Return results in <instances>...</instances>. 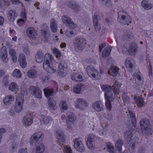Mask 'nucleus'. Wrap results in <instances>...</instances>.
Segmentation results:
<instances>
[{
	"label": "nucleus",
	"instance_id": "f257e3e1",
	"mask_svg": "<svg viewBox=\"0 0 153 153\" xmlns=\"http://www.w3.org/2000/svg\"><path fill=\"white\" fill-rule=\"evenodd\" d=\"M44 60L43 64L44 69L47 72L50 73H53L56 71L53 67L51 66L50 61H51L53 59L52 55H50L49 53L45 54L44 56Z\"/></svg>",
	"mask_w": 153,
	"mask_h": 153
},
{
	"label": "nucleus",
	"instance_id": "f03ea898",
	"mask_svg": "<svg viewBox=\"0 0 153 153\" xmlns=\"http://www.w3.org/2000/svg\"><path fill=\"white\" fill-rule=\"evenodd\" d=\"M117 20L121 24L127 25L131 23V19L130 16L124 10L118 12Z\"/></svg>",
	"mask_w": 153,
	"mask_h": 153
},
{
	"label": "nucleus",
	"instance_id": "7ed1b4c3",
	"mask_svg": "<svg viewBox=\"0 0 153 153\" xmlns=\"http://www.w3.org/2000/svg\"><path fill=\"white\" fill-rule=\"evenodd\" d=\"M140 123L143 133L146 135L149 134L151 130V126L149 120L146 118H143L140 121Z\"/></svg>",
	"mask_w": 153,
	"mask_h": 153
},
{
	"label": "nucleus",
	"instance_id": "20e7f679",
	"mask_svg": "<svg viewBox=\"0 0 153 153\" xmlns=\"http://www.w3.org/2000/svg\"><path fill=\"white\" fill-rule=\"evenodd\" d=\"M75 49L78 52L82 51L86 44V40L83 37L76 38L74 42Z\"/></svg>",
	"mask_w": 153,
	"mask_h": 153
},
{
	"label": "nucleus",
	"instance_id": "39448f33",
	"mask_svg": "<svg viewBox=\"0 0 153 153\" xmlns=\"http://www.w3.org/2000/svg\"><path fill=\"white\" fill-rule=\"evenodd\" d=\"M44 135L42 132L40 131L35 133L30 137V143L32 145L41 142L44 138Z\"/></svg>",
	"mask_w": 153,
	"mask_h": 153
},
{
	"label": "nucleus",
	"instance_id": "423d86ee",
	"mask_svg": "<svg viewBox=\"0 0 153 153\" xmlns=\"http://www.w3.org/2000/svg\"><path fill=\"white\" fill-rule=\"evenodd\" d=\"M102 90L105 92V99H108V98L111 99V100H113L115 98V96L113 94L111 91V88L109 85H103L101 86Z\"/></svg>",
	"mask_w": 153,
	"mask_h": 153
},
{
	"label": "nucleus",
	"instance_id": "0eeeda50",
	"mask_svg": "<svg viewBox=\"0 0 153 153\" xmlns=\"http://www.w3.org/2000/svg\"><path fill=\"white\" fill-rule=\"evenodd\" d=\"M86 70L87 73L89 76H91L93 78L97 79L100 78V75L98 74V71L93 68L92 65L87 66Z\"/></svg>",
	"mask_w": 153,
	"mask_h": 153
},
{
	"label": "nucleus",
	"instance_id": "6e6552de",
	"mask_svg": "<svg viewBox=\"0 0 153 153\" xmlns=\"http://www.w3.org/2000/svg\"><path fill=\"white\" fill-rule=\"evenodd\" d=\"M24 103V97L23 96L17 97L15 103V110L18 113L20 112L22 109Z\"/></svg>",
	"mask_w": 153,
	"mask_h": 153
},
{
	"label": "nucleus",
	"instance_id": "1a4fd4ad",
	"mask_svg": "<svg viewBox=\"0 0 153 153\" xmlns=\"http://www.w3.org/2000/svg\"><path fill=\"white\" fill-rule=\"evenodd\" d=\"M29 90L31 94L35 97L39 99L41 98L42 91L38 86H31L29 87Z\"/></svg>",
	"mask_w": 153,
	"mask_h": 153
},
{
	"label": "nucleus",
	"instance_id": "9d476101",
	"mask_svg": "<svg viewBox=\"0 0 153 153\" xmlns=\"http://www.w3.org/2000/svg\"><path fill=\"white\" fill-rule=\"evenodd\" d=\"M74 147L77 150L81 152L85 151L84 147L82 142L81 138L78 137L77 139L74 140Z\"/></svg>",
	"mask_w": 153,
	"mask_h": 153
},
{
	"label": "nucleus",
	"instance_id": "9b49d317",
	"mask_svg": "<svg viewBox=\"0 0 153 153\" xmlns=\"http://www.w3.org/2000/svg\"><path fill=\"white\" fill-rule=\"evenodd\" d=\"M97 137L92 134H90L88 136L86 143L89 149L94 150V149L95 139Z\"/></svg>",
	"mask_w": 153,
	"mask_h": 153
},
{
	"label": "nucleus",
	"instance_id": "f8f14e48",
	"mask_svg": "<svg viewBox=\"0 0 153 153\" xmlns=\"http://www.w3.org/2000/svg\"><path fill=\"white\" fill-rule=\"evenodd\" d=\"M62 20L64 24L71 28H74L76 26L70 17L67 16H64L62 17Z\"/></svg>",
	"mask_w": 153,
	"mask_h": 153
},
{
	"label": "nucleus",
	"instance_id": "ddd939ff",
	"mask_svg": "<svg viewBox=\"0 0 153 153\" xmlns=\"http://www.w3.org/2000/svg\"><path fill=\"white\" fill-rule=\"evenodd\" d=\"M135 62L132 58H127L125 62V65L128 70L130 72L132 71L134 69Z\"/></svg>",
	"mask_w": 153,
	"mask_h": 153
},
{
	"label": "nucleus",
	"instance_id": "4468645a",
	"mask_svg": "<svg viewBox=\"0 0 153 153\" xmlns=\"http://www.w3.org/2000/svg\"><path fill=\"white\" fill-rule=\"evenodd\" d=\"M67 118L66 122L68 125V128H71L70 125L74 124L76 119V118L74 113L71 112H68L67 114Z\"/></svg>",
	"mask_w": 153,
	"mask_h": 153
},
{
	"label": "nucleus",
	"instance_id": "2eb2a0df",
	"mask_svg": "<svg viewBox=\"0 0 153 153\" xmlns=\"http://www.w3.org/2000/svg\"><path fill=\"white\" fill-rule=\"evenodd\" d=\"M36 145L35 150H33L32 153H43L44 151L45 146L42 143L34 144Z\"/></svg>",
	"mask_w": 153,
	"mask_h": 153
},
{
	"label": "nucleus",
	"instance_id": "dca6fc26",
	"mask_svg": "<svg viewBox=\"0 0 153 153\" xmlns=\"http://www.w3.org/2000/svg\"><path fill=\"white\" fill-rule=\"evenodd\" d=\"M27 36L30 39H33L36 37L37 35L36 30L33 27L28 28L26 30Z\"/></svg>",
	"mask_w": 153,
	"mask_h": 153
},
{
	"label": "nucleus",
	"instance_id": "f3484780",
	"mask_svg": "<svg viewBox=\"0 0 153 153\" xmlns=\"http://www.w3.org/2000/svg\"><path fill=\"white\" fill-rule=\"evenodd\" d=\"M65 62L64 60L60 59V63L59 64L58 71L59 72L60 74H61L62 76L65 75Z\"/></svg>",
	"mask_w": 153,
	"mask_h": 153
},
{
	"label": "nucleus",
	"instance_id": "a211bd4d",
	"mask_svg": "<svg viewBox=\"0 0 153 153\" xmlns=\"http://www.w3.org/2000/svg\"><path fill=\"white\" fill-rule=\"evenodd\" d=\"M0 57L1 61L6 63L8 61L7 51L6 47H3L1 49Z\"/></svg>",
	"mask_w": 153,
	"mask_h": 153
},
{
	"label": "nucleus",
	"instance_id": "6ab92c4d",
	"mask_svg": "<svg viewBox=\"0 0 153 153\" xmlns=\"http://www.w3.org/2000/svg\"><path fill=\"white\" fill-rule=\"evenodd\" d=\"M57 141L59 143H62L65 141V138L63 131L60 130H58L56 131Z\"/></svg>",
	"mask_w": 153,
	"mask_h": 153
},
{
	"label": "nucleus",
	"instance_id": "aec40b11",
	"mask_svg": "<svg viewBox=\"0 0 153 153\" xmlns=\"http://www.w3.org/2000/svg\"><path fill=\"white\" fill-rule=\"evenodd\" d=\"M93 108L97 111H100L103 110L104 106L101 101H97L92 105Z\"/></svg>",
	"mask_w": 153,
	"mask_h": 153
},
{
	"label": "nucleus",
	"instance_id": "412c9836",
	"mask_svg": "<svg viewBox=\"0 0 153 153\" xmlns=\"http://www.w3.org/2000/svg\"><path fill=\"white\" fill-rule=\"evenodd\" d=\"M138 141V138L137 137H135L133 139L131 140L129 147V150L131 153H134L135 152V144Z\"/></svg>",
	"mask_w": 153,
	"mask_h": 153
},
{
	"label": "nucleus",
	"instance_id": "4be33fe9",
	"mask_svg": "<svg viewBox=\"0 0 153 153\" xmlns=\"http://www.w3.org/2000/svg\"><path fill=\"white\" fill-rule=\"evenodd\" d=\"M77 105L76 106L77 108H79L83 109L88 106V103L86 102L81 99H78L76 101Z\"/></svg>",
	"mask_w": 153,
	"mask_h": 153
},
{
	"label": "nucleus",
	"instance_id": "5701e85b",
	"mask_svg": "<svg viewBox=\"0 0 153 153\" xmlns=\"http://www.w3.org/2000/svg\"><path fill=\"white\" fill-rule=\"evenodd\" d=\"M19 61L20 65L22 68H25L26 66L25 57L23 53H21L19 56Z\"/></svg>",
	"mask_w": 153,
	"mask_h": 153
},
{
	"label": "nucleus",
	"instance_id": "b1692460",
	"mask_svg": "<svg viewBox=\"0 0 153 153\" xmlns=\"http://www.w3.org/2000/svg\"><path fill=\"white\" fill-rule=\"evenodd\" d=\"M121 84L117 82H115L112 85L113 92L115 94H119L120 92V88Z\"/></svg>",
	"mask_w": 153,
	"mask_h": 153
},
{
	"label": "nucleus",
	"instance_id": "393cba45",
	"mask_svg": "<svg viewBox=\"0 0 153 153\" xmlns=\"http://www.w3.org/2000/svg\"><path fill=\"white\" fill-rule=\"evenodd\" d=\"M57 21L52 19L50 20V27L51 31L53 33H56L57 30Z\"/></svg>",
	"mask_w": 153,
	"mask_h": 153
},
{
	"label": "nucleus",
	"instance_id": "a878e982",
	"mask_svg": "<svg viewBox=\"0 0 153 153\" xmlns=\"http://www.w3.org/2000/svg\"><path fill=\"white\" fill-rule=\"evenodd\" d=\"M33 122L32 116L30 114L24 117L23 122L25 126L30 125Z\"/></svg>",
	"mask_w": 153,
	"mask_h": 153
},
{
	"label": "nucleus",
	"instance_id": "bb28decb",
	"mask_svg": "<svg viewBox=\"0 0 153 153\" xmlns=\"http://www.w3.org/2000/svg\"><path fill=\"white\" fill-rule=\"evenodd\" d=\"M51 120V117L50 116H45L44 115H42L40 118V120L41 124H47Z\"/></svg>",
	"mask_w": 153,
	"mask_h": 153
},
{
	"label": "nucleus",
	"instance_id": "cd10ccee",
	"mask_svg": "<svg viewBox=\"0 0 153 153\" xmlns=\"http://www.w3.org/2000/svg\"><path fill=\"white\" fill-rule=\"evenodd\" d=\"M14 100V97L11 95L6 96L3 99L4 104L6 105H9L11 104V102Z\"/></svg>",
	"mask_w": 153,
	"mask_h": 153
},
{
	"label": "nucleus",
	"instance_id": "c85d7f7f",
	"mask_svg": "<svg viewBox=\"0 0 153 153\" xmlns=\"http://www.w3.org/2000/svg\"><path fill=\"white\" fill-rule=\"evenodd\" d=\"M17 16V14L15 11L12 10H10L7 14L8 19L11 22Z\"/></svg>",
	"mask_w": 153,
	"mask_h": 153
},
{
	"label": "nucleus",
	"instance_id": "c756f323",
	"mask_svg": "<svg viewBox=\"0 0 153 153\" xmlns=\"http://www.w3.org/2000/svg\"><path fill=\"white\" fill-rule=\"evenodd\" d=\"M44 59V54L41 51L37 52L35 56L36 61L38 63H41L43 61Z\"/></svg>",
	"mask_w": 153,
	"mask_h": 153
},
{
	"label": "nucleus",
	"instance_id": "7c9ffc66",
	"mask_svg": "<svg viewBox=\"0 0 153 153\" xmlns=\"http://www.w3.org/2000/svg\"><path fill=\"white\" fill-rule=\"evenodd\" d=\"M123 143V141L120 139H118L116 141L115 147L116 150L119 152H120L122 149Z\"/></svg>",
	"mask_w": 153,
	"mask_h": 153
},
{
	"label": "nucleus",
	"instance_id": "2f4dec72",
	"mask_svg": "<svg viewBox=\"0 0 153 153\" xmlns=\"http://www.w3.org/2000/svg\"><path fill=\"white\" fill-rule=\"evenodd\" d=\"M119 69L116 66H112L108 71V74L112 76L117 75Z\"/></svg>",
	"mask_w": 153,
	"mask_h": 153
},
{
	"label": "nucleus",
	"instance_id": "473e14b6",
	"mask_svg": "<svg viewBox=\"0 0 153 153\" xmlns=\"http://www.w3.org/2000/svg\"><path fill=\"white\" fill-rule=\"evenodd\" d=\"M37 75V73L36 70L31 69L29 70L27 73V75L28 78H35Z\"/></svg>",
	"mask_w": 153,
	"mask_h": 153
},
{
	"label": "nucleus",
	"instance_id": "72a5a7b5",
	"mask_svg": "<svg viewBox=\"0 0 153 153\" xmlns=\"http://www.w3.org/2000/svg\"><path fill=\"white\" fill-rule=\"evenodd\" d=\"M68 5L70 8L76 11H79L80 9V7L77 4L73 3L71 2L68 3Z\"/></svg>",
	"mask_w": 153,
	"mask_h": 153
},
{
	"label": "nucleus",
	"instance_id": "f704fd0d",
	"mask_svg": "<svg viewBox=\"0 0 153 153\" xmlns=\"http://www.w3.org/2000/svg\"><path fill=\"white\" fill-rule=\"evenodd\" d=\"M56 102L53 98H50L48 100V105L51 109L56 110L57 108Z\"/></svg>",
	"mask_w": 153,
	"mask_h": 153
},
{
	"label": "nucleus",
	"instance_id": "c9c22d12",
	"mask_svg": "<svg viewBox=\"0 0 153 153\" xmlns=\"http://www.w3.org/2000/svg\"><path fill=\"white\" fill-rule=\"evenodd\" d=\"M44 92L45 97L48 98L50 96L53 95V90L52 89H50L48 88H46L44 89Z\"/></svg>",
	"mask_w": 153,
	"mask_h": 153
},
{
	"label": "nucleus",
	"instance_id": "e433bc0d",
	"mask_svg": "<svg viewBox=\"0 0 153 153\" xmlns=\"http://www.w3.org/2000/svg\"><path fill=\"white\" fill-rule=\"evenodd\" d=\"M8 89L13 92H16L19 89L18 87L15 82H13L9 85Z\"/></svg>",
	"mask_w": 153,
	"mask_h": 153
},
{
	"label": "nucleus",
	"instance_id": "4c0bfd02",
	"mask_svg": "<svg viewBox=\"0 0 153 153\" xmlns=\"http://www.w3.org/2000/svg\"><path fill=\"white\" fill-rule=\"evenodd\" d=\"M128 113L131 119V123L132 125L134 126L136 123V117L135 114L132 111L130 110L128 111Z\"/></svg>",
	"mask_w": 153,
	"mask_h": 153
},
{
	"label": "nucleus",
	"instance_id": "58836bf2",
	"mask_svg": "<svg viewBox=\"0 0 153 153\" xmlns=\"http://www.w3.org/2000/svg\"><path fill=\"white\" fill-rule=\"evenodd\" d=\"M142 5L144 9L149 10L151 9L152 7V5L146 1L143 0L142 2Z\"/></svg>",
	"mask_w": 153,
	"mask_h": 153
},
{
	"label": "nucleus",
	"instance_id": "ea45409f",
	"mask_svg": "<svg viewBox=\"0 0 153 153\" xmlns=\"http://www.w3.org/2000/svg\"><path fill=\"white\" fill-rule=\"evenodd\" d=\"M106 146L108 150L110 153H117L116 151L114 149V146L111 143H107Z\"/></svg>",
	"mask_w": 153,
	"mask_h": 153
},
{
	"label": "nucleus",
	"instance_id": "a19ab883",
	"mask_svg": "<svg viewBox=\"0 0 153 153\" xmlns=\"http://www.w3.org/2000/svg\"><path fill=\"white\" fill-rule=\"evenodd\" d=\"M83 85L81 84L75 85L74 87V91L75 93L78 94H79L81 91Z\"/></svg>",
	"mask_w": 153,
	"mask_h": 153
},
{
	"label": "nucleus",
	"instance_id": "79ce46f5",
	"mask_svg": "<svg viewBox=\"0 0 153 153\" xmlns=\"http://www.w3.org/2000/svg\"><path fill=\"white\" fill-rule=\"evenodd\" d=\"M137 49V46L135 43H132L129 46L128 51L131 52H135Z\"/></svg>",
	"mask_w": 153,
	"mask_h": 153
},
{
	"label": "nucleus",
	"instance_id": "37998d69",
	"mask_svg": "<svg viewBox=\"0 0 153 153\" xmlns=\"http://www.w3.org/2000/svg\"><path fill=\"white\" fill-rule=\"evenodd\" d=\"M12 76L15 78H19L21 77L22 74L19 70L15 69L13 71Z\"/></svg>",
	"mask_w": 153,
	"mask_h": 153
},
{
	"label": "nucleus",
	"instance_id": "c03bdc74",
	"mask_svg": "<svg viewBox=\"0 0 153 153\" xmlns=\"http://www.w3.org/2000/svg\"><path fill=\"white\" fill-rule=\"evenodd\" d=\"M111 51V49L108 48H105L103 51L102 52V56L103 57H105L109 55Z\"/></svg>",
	"mask_w": 153,
	"mask_h": 153
},
{
	"label": "nucleus",
	"instance_id": "a18cd8bd",
	"mask_svg": "<svg viewBox=\"0 0 153 153\" xmlns=\"http://www.w3.org/2000/svg\"><path fill=\"white\" fill-rule=\"evenodd\" d=\"M136 102L137 106L139 107H142L143 105L144 101L142 98L139 97L136 99Z\"/></svg>",
	"mask_w": 153,
	"mask_h": 153
},
{
	"label": "nucleus",
	"instance_id": "49530a36",
	"mask_svg": "<svg viewBox=\"0 0 153 153\" xmlns=\"http://www.w3.org/2000/svg\"><path fill=\"white\" fill-rule=\"evenodd\" d=\"M9 76L5 75L3 78L2 81L3 86L4 88H7L8 84V78Z\"/></svg>",
	"mask_w": 153,
	"mask_h": 153
},
{
	"label": "nucleus",
	"instance_id": "de8ad7c7",
	"mask_svg": "<svg viewBox=\"0 0 153 153\" xmlns=\"http://www.w3.org/2000/svg\"><path fill=\"white\" fill-rule=\"evenodd\" d=\"M106 100L105 105L107 109L111 110V102L112 101L111 100V99L108 98V99H105Z\"/></svg>",
	"mask_w": 153,
	"mask_h": 153
},
{
	"label": "nucleus",
	"instance_id": "09e8293b",
	"mask_svg": "<svg viewBox=\"0 0 153 153\" xmlns=\"http://www.w3.org/2000/svg\"><path fill=\"white\" fill-rule=\"evenodd\" d=\"M100 1L102 5L108 7L111 4V2L109 0H100Z\"/></svg>",
	"mask_w": 153,
	"mask_h": 153
},
{
	"label": "nucleus",
	"instance_id": "8fccbe9b",
	"mask_svg": "<svg viewBox=\"0 0 153 153\" xmlns=\"http://www.w3.org/2000/svg\"><path fill=\"white\" fill-rule=\"evenodd\" d=\"M66 36L68 37H73L74 35V31L73 30H66L65 33Z\"/></svg>",
	"mask_w": 153,
	"mask_h": 153
},
{
	"label": "nucleus",
	"instance_id": "3c124183",
	"mask_svg": "<svg viewBox=\"0 0 153 153\" xmlns=\"http://www.w3.org/2000/svg\"><path fill=\"white\" fill-rule=\"evenodd\" d=\"M60 107L64 110H66L68 108V105L65 101H61L59 104Z\"/></svg>",
	"mask_w": 153,
	"mask_h": 153
},
{
	"label": "nucleus",
	"instance_id": "603ef678",
	"mask_svg": "<svg viewBox=\"0 0 153 153\" xmlns=\"http://www.w3.org/2000/svg\"><path fill=\"white\" fill-rule=\"evenodd\" d=\"M125 137L127 140H130L131 138L132 137V134L130 131L126 132L125 133Z\"/></svg>",
	"mask_w": 153,
	"mask_h": 153
},
{
	"label": "nucleus",
	"instance_id": "864d4df0",
	"mask_svg": "<svg viewBox=\"0 0 153 153\" xmlns=\"http://www.w3.org/2000/svg\"><path fill=\"white\" fill-rule=\"evenodd\" d=\"M53 53L55 55L56 57H59L61 56V53L58 50L54 48L52 50Z\"/></svg>",
	"mask_w": 153,
	"mask_h": 153
},
{
	"label": "nucleus",
	"instance_id": "5fc2aeb1",
	"mask_svg": "<svg viewBox=\"0 0 153 153\" xmlns=\"http://www.w3.org/2000/svg\"><path fill=\"white\" fill-rule=\"evenodd\" d=\"M122 97H123V100L125 102H127L128 101L129 98L126 95V93H123Z\"/></svg>",
	"mask_w": 153,
	"mask_h": 153
},
{
	"label": "nucleus",
	"instance_id": "6e6d98bb",
	"mask_svg": "<svg viewBox=\"0 0 153 153\" xmlns=\"http://www.w3.org/2000/svg\"><path fill=\"white\" fill-rule=\"evenodd\" d=\"M65 153H72V150L70 147L65 146L64 148Z\"/></svg>",
	"mask_w": 153,
	"mask_h": 153
},
{
	"label": "nucleus",
	"instance_id": "4d7b16f0",
	"mask_svg": "<svg viewBox=\"0 0 153 153\" xmlns=\"http://www.w3.org/2000/svg\"><path fill=\"white\" fill-rule=\"evenodd\" d=\"M99 16L97 15H95L93 18V22L94 24H97L98 23Z\"/></svg>",
	"mask_w": 153,
	"mask_h": 153
},
{
	"label": "nucleus",
	"instance_id": "13d9d810",
	"mask_svg": "<svg viewBox=\"0 0 153 153\" xmlns=\"http://www.w3.org/2000/svg\"><path fill=\"white\" fill-rule=\"evenodd\" d=\"M49 78L48 76L45 75H43L42 77V81L43 82H48Z\"/></svg>",
	"mask_w": 153,
	"mask_h": 153
},
{
	"label": "nucleus",
	"instance_id": "bf43d9fd",
	"mask_svg": "<svg viewBox=\"0 0 153 153\" xmlns=\"http://www.w3.org/2000/svg\"><path fill=\"white\" fill-rule=\"evenodd\" d=\"M94 25L95 30L96 31H99L100 30L101 27L98 23L97 24H94Z\"/></svg>",
	"mask_w": 153,
	"mask_h": 153
},
{
	"label": "nucleus",
	"instance_id": "052dcab7",
	"mask_svg": "<svg viewBox=\"0 0 153 153\" xmlns=\"http://www.w3.org/2000/svg\"><path fill=\"white\" fill-rule=\"evenodd\" d=\"M137 79H135V80L137 81H138V82L137 83V84L139 85L142 84V83L141 82V76L139 75H137Z\"/></svg>",
	"mask_w": 153,
	"mask_h": 153
},
{
	"label": "nucleus",
	"instance_id": "680f3d73",
	"mask_svg": "<svg viewBox=\"0 0 153 153\" xmlns=\"http://www.w3.org/2000/svg\"><path fill=\"white\" fill-rule=\"evenodd\" d=\"M146 151V149L143 146L140 147L138 149V153H145Z\"/></svg>",
	"mask_w": 153,
	"mask_h": 153
},
{
	"label": "nucleus",
	"instance_id": "e2e57ef3",
	"mask_svg": "<svg viewBox=\"0 0 153 153\" xmlns=\"http://www.w3.org/2000/svg\"><path fill=\"white\" fill-rule=\"evenodd\" d=\"M78 75H79V74L76 73H74L72 75L71 78L73 80L76 81Z\"/></svg>",
	"mask_w": 153,
	"mask_h": 153
},
{
	"label": "nucleus",
	"instance_id": "0e129e2a",
	"mask_svg": "<svg viewBox=\"0 0 153 153\" xmlns=\"http://www.w3.org/2000/svg\"><path fill=\"white\" fill-rule=\"evenodd\" d=\"M6 131V130L4 128H0V143H1V140L2 138L1 135L2 134V133L5 132Z\"/></svg>",
	"mask_w": 153,
	"mask_h": 153
},
{
	"label": "nucleus",
	"instance_id": "69168bd1",
	"mask_svg": "<svg viewBox=\"0 0 153 153\" xmlns=\"http://www.w3.org/2000/svg\"><path fill=\"white\" fill-rule=\"evenodd\" d=\"M9 53L11 56L16 55V53L15 50L13 49H10V50Z\"/></svg>",
	"mask_w": 153,
	"mask_h": 153
},
{
	"label": "nucleus",
	"instance_id": "338daca9",
	"mask_svg": "<svg viewBox=\"0 0 153 153\" xmlns=\"http://www.w3.org/2000/svg\"><path fill=\"white\" fill-rule=\"evenodd\" d=\"M18 153H28L27 149L25 148L20 149Z\"/></svg>",
	"mask_w": 153,
	"mask_h": 153
},
{
	"label": "nucleus",
	"instance_id": "774afa93",
	"mask_svg": "<svg viewBox=\"0 0 153 153\" xmlns=\"http://www.w3.org/2000/svg\"><path fill=\"white\" fill-rule=\"evenodd\" d=\"M23 51L27 55H28L30 54L29 51L28 50L27 47L24 48H23Z\"/></svg>",
	"mask_w": 153,
	"mask_h": 153
}]
</instances>
